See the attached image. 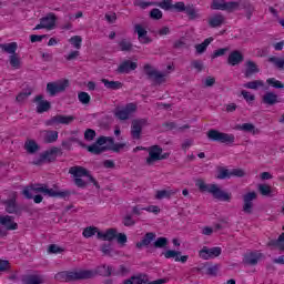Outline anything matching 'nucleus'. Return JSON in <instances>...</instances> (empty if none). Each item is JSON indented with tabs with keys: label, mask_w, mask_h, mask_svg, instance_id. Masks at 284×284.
Here are the masks:
<instances>
[{
	"label": "nucleus",
	"mask_w": 284,
	"mask_h": 284,
	"mask_svg": "<svg viewBox=\"0 0 284 284\" xmlns=\"http://www.w3.org/2000/svg\"><path fill=\"white\" fill-rule=\"evenodd\" d=\"M101 252L104 254V256H114V254H119L114 248L112 247V242L104 243L101 245Z\"/></svg>",
	"instance_id": "obj_40"
},
{
	"label": "nucleus",
	"mask_w": 284,
	"mask_h": 284,
	"mask_svg": "<svg viewBox=\"0 0 284 284\" xmlns=\"http://www.w3.org/2000/svg\"><path fill=\"white\" fill-rule=\"evenodd\" d=\"M74 115L57 114L44 121L47 128H57V125H70L74 121Z\"/></svg>",
	"instance_id": "obj_9"
},
{
	"label": "nucleus",
	"mask_w": 284,
	"mask_h": 284,
	"mask_svg": "<svg viewBox=\"0 0 284 284\" xmlns=\"http://www.w3.org/2000/svg\"><path fill=\"white\" fill-rule=\"evenodd\" d=\"M0 224L6 226V230H18L19 224H17L12 216L6 215L0 217Z\"/></svg>",
	"instance_id": "obj_31"
},
{
	"label": "nucleus",
	"mask_w": 284,
	"mask_h": 284,
	"mask_svg": "<svg viewBox=\"0 0 284 284\" xmlns=\"http://www.w3.org/2000/svg\"><path fill=\"white\" fill-rule=\"evenodd\" d=\"M136 112V104L128 103L125 106H116L114 111V116L120 121H128L132 114Z\"/></svg>",
	"instance_id": "obj_10"
},
{
	"label": "nucleus",
	"mask_w": 284,
	"mask_h": 284,
	"mask_svg": "<svg viewBox=\"0 0 284 284\" xmlns=\"http://www.w3.org/2000/svg\"><path fill=\"white\" fill-rule=\"evenodd\" d=\"M69 41L71 45H74L77 50H81V43L83 41V38H81V36H73Z\"/></svg>",
	"instance_id": "obj_53"
},
{
	"label": "nucleus",
	"mask_w": 284,
	"mask_h": 284,
	"mask_svg": "<svg viewBox=\"0 0 284 284\" xmlns=\"http://www.w3.org/2000/svg\"><path fill=\"white\" fill-rule=\"evenodd\" d=\"M150 18L153 19L154 21H159L163 19V12L160 9H152L150 11Z\"/></svg>",
	"instance_id": "obj_54"
},
{
	"label": "nucleus",
	"mask_w": 284,
	"mask_h": 284,
	"mask_svg": "<svg viewBox=\"0 0 284 284\" xmlns=\"http://www.w3.org/2000/svg\"><path fill=\"white\" fill-rule=\"evenodd\" d=\"M237 130H242V132H252L253 134H256V126L252 123H244L237 126Z\"/></svg>",
	"instance_id": "obj_51"
},
{
	"label": "nucleus",
	"mask_w": 284,
	"mask_h": 284,
	"mask_svg": "<svg viewBox=\"0 0 284 284\" xmlns=\"http://www.w3.org/2000/svg\"><path fill=\"white\" fill-rule=\"evenodd\" d=\"M170 243V241L168 240V237H155V240L153 241L152 245H151V250H163L165 247H168V244Z\"/></svg>",
	"instance_id": "obj_36"
},
{
	"label": "nucleus",
	"mask_w": 284,
	"mask_h": 284,
	"mask_svg": "<svg viewBox=\"0 0 284 284\" xmlns=\"http://www.w3.org/2000/svg\"><path fill=\"white\" fill-rule=\"evenodd\" d=\"M243 61H245V55H243V53L239 50H234L229 54L227 64L232 65L233 68L235 65H241Z\"/></svg>",
	"instance_id": "obj_23"
},
{
	"label": "nucleus",
	"mask_w": 284,
	"mask_h": 284,
	"mask_svg": "<svg viewBox=\"0 0 284 284\" xmlns=\"http://www.w3.org/2000/svg\"><path fill=\"white\" fill-rule=\"evenodd\" d=\"M221 247H207L203 246V248L200 251V258H203L204 261H210V258H216L217 256H221Z\"/></svg>",
	"instance_id": "obj_19"
},
{
	"label": "nucleus",
	"mask_w": 284,
	"mask_h": 284,
	"mask_svg": "<svg viewBox=\"0 0 284 284\" xmlns=\"http://www.w3.org/2000/svg\"><path fill=\"white\" fill-rule=\"evenodd\" d=\"M97 136V131L93 129H87L84 132V140L85 141H94V138Z\"/></svg>",
	"instance_id": "obj_60"
},
{
	"label": "nucleus",
	"mask_w": 284,
	"mask_h": 284,
	"mask_svg": "<svg viewBox=\"0 0 284 284\" xmlns=\"http://www.w3.org/2000/svg\"><path fill=\"white\" fill-rule=\"evenodd\" d=\"M181 2H176L175 4H172V0H162L161 2H155V6L158 8H161L162 10L170 11L175 10V12H179V8L176 7Z\"/></svg>",
	"instance_id": "obj_33"
},
{
	"label": "nucleus",
	"mask_w": 284,
	"mask_h": 284,
	"mask_svg": "<svg viewBox=\"0 0 284 284\" xmlns=\"http://www.w3.org/2000/svg\"><path fill=\"white\" fill-rule=\"evenodd\" d=\"M97 232H99V227L87 226L82 232V236H84V239H92V236H94V234H97Z\"/></svg>",
	"instance_id": "obj_43"
},
{
	"label": "nucleus",
	"mask_w": 284,
	"mask_h": 284,
	"mask_svg": "<svg viewBox=\"0 0 284 284\" xmlns=\"http://www.w3.org/2000/svg\"><path fill=\"white\" fill-rule=\"evenodd\" d=\"M120 49L122 52H130L132 50V44L130 41L123 39L122 41L119 42Z\"/></svg>",
	"instance_id": "obj_59"
},
{
	"label": "nucleus",
	"mask_w": 284,
	"mask_h": 284,
	"mask_svg": "<svg viewBox=\"0 0 284 284\" xmlns=\"http://www.w3.org/2000/svg\"><path fill=\"white\" fill-rule=\"evenodd\" d=\"M263 258V253H258L257 251L251 252L244 255L243 264L244 265H258V261Z\"/></svg>",
	"instance_id": "obj_24"
},
{
	"label": "nucleus",
	"mask_w": 284,
	"mask_h": 284,
	"mask_svg": "<svg viewBox=\"0 0 284 284\" xmlns=\"http://www.w3.org/2000/svg\"><path fill=\"white\" fill-rule=\"evenodd\" d=\"M97 272L91 270H81L78 272L63 271L55 274V281H61L62 283H72V281H88L94 278Z\"/></svg>",
	"instance_id": "obj_1"
},
{
	"label": "nucleus",
	"mask_w": 284,
	"mask_h": 284,
	"mask_svg": "<svg viewBox=\"0 0 284 284\" xmlns=\"http://www.w3.org/2000/svg\"><path fill=\"white\" fill-rule=\"evenodd\" d=\"M119 245H125V243H128V235H125V233H116L115 236Z\"/></svg>",
	"instance_id": "obj_64"
},
{
	"label": "nucleus",
	"mask_w": 284,
	"mask_h": 284,
	"mask_svg": "<svg viewBox=\"0 0 284 284\" xmlns=\"http://www.w3.org/2000/svg\"><path fill=\"white\" fill-rule=\"evenodd\" d=\"M176 192H179V190H175V191L160 190L156 192L155 199H158V201H161L163 199H170L171 196H174Z\"/></svg>",
	"instance_id": "obj_41"
},
{
	"label": "nucleus",
	"mask_w": 284,
	"mask_h": 284,
	"mask_svg": "<svg viewBox=\"0 0 284 284\" xmlns=\"http://www.w3.org/2000/svg\"><path fill=\"white\" fill-rule=\"evenodd\" d=\"M59 139L58 131H49L45 138L47 143H54Z\"/></svg>",
	"instance_id": "obj_57"
},
{
	"label": "nucleus",
	"mask_w": 284,
	"mask_h": 284,
	"mask_svg": "<svg viewBox=\"0 0 284 284\" xmlns=\"http://www.w3.org/2000/svg\"><path fill=\"white\" fill-rule=\"evenodd\" d=\"M268 62L273 63L275 68H278V70H284V58L271 57L268 58Z\"/></svg>",
	"instance_id": "obj_49"
},
{
	"label": "nucleus",
	"mask_w": 284,
	"mask_h": 284,
	"mask_svg": "<svg viewBox=\"0 0 284 284\" xmlns=\"http://www.w3.org/2000/svg\"><path fill=\"white\" fill-rule=\"evenodd\" d=\"M33 103H37L36 112L38 114H43V112H50L52 110V103L50 101L44 100L43 94H38L33 98Z\"/></svg>",
	"instance_id": "obj_15"
},
{
	"label": "nucleus",
	"mask_w": 284,
	"mask_h": 284,
	"mask_svg": "<svg viewBox=\"0 0 284 284\" xmlns=\"http://www.w3.org/2000/svg\"><path fill=\"white\" fill-rule=\"evenodd\" d=\"M163 255L165 258H174L175 263H187V258H190L187 255L181 256V252L174 250H168Z\"/></svg>",
	"instance_id": "obj_26"
},
{
	"label": "nucleus",
	"mask_w": 284,
	"mask_h": 284,
	"mask_svg": "<svg viewBox=\"0 0 284 284\" xmlns=\"http://www.w3.org/2000/svg\"><path fill=\"white\" fill-rule=\"evenodd\" d=\"M40 23L44 26L45 30H52L57 26V14L50 12L45 17L40 19Z\"/></svg>",
	"instance_id": "obj_27"
},
{
	"label": "nucleus",
	"mask_w": 284,
	"mask_h": 284,
	"mask_svg": "<svg viewBox=\"0 0 284 284\" xmlns=\"http://www.w3.org/2000/svg\"><path fill=\"white\" fill-rule=\"evenodd\" d=\"M146 121L144 119L133 120L131 125V136L135 141L141 139V132H143V125H145Z\"/></svg>",
	"instance_id": "obj_21"
},
{
	"label": "nucleus",
	"mask_w": 284,
	"mask_h": 284,
	"mask_svg": "<svg viewBox=\"0 0 284 284\" xmlns=\"http://www.w3.org/2000/svg\"><path fill=\"white\" fill-rule=\"evenodd\" d=\"M57 156H63V150L58 146H52L51 149L42 152L39 158H36L32 162L33 165H43V163H54Z\"/></svg>",
	"instance_id": "obj_3"
},
{
	"label": "nucleus",
	"mask_w": 284,
	"mask_h": 284,
	"mask_svg": "<svg viewBox=\"0 0 284 284\" xmlns=\"http://www.w3.org/2000/svg\"><path fill=\"white\" fill-rule=\"evenodd\" d=\"M225 52H230V48L217 49L213 52L211 59H217V57H223L225 55Z\"/></svg>",
	"instance_id": "obj_62"
},
{
	"label": "nucleus",
	"mask_w": 284,
	"mask_h": 284,
	"mask_svg": "<svg viewBox=\"0 0 284 284\" xmlns=\"http://www.w3.org/2000/svg\"><path fill=\"white\" fill-rule=\"evenodd\" d=\"M211 8H212V10H224L225 9V0H213Z\"/></svg>",
	"instance_id": "obj_58"
},
{
	"label": "nucleus",
	"mask_w": 284,
	"mask_h": 284,
	"mask_svg": "<svg viewBox=\"0 0 284 284\" xmlns=\"http://www.w3.org/2000/svg\"><path fill=\"white\" fill-rule=\"evenodd\" d=\"M143 71L146 75L148 81H152L155 85H161L162 83H165V73H161L151 64H144Z\"/></svg>",
	"instance_id": "obj_7"
},
{
	"label": "nucleus",
	"mask_w": 284,
	"mask_h": 284,
	"mask_svg": "<svg viewBox=\"0 0 284 284\" xmlns=\"http://www.w3.org/2000/svg\"><path fill=\"white\" fill-rule=\"evenodd\" d=\"M195 185L199 187L200 192L212 194L213 199H216V201H224L226 203L232 201V193L221 190L217 184H205V181L196 180Z\"/></svg>",
	"instance_id": "obj_2"
},
{
	"label": "nucleus",
	"mask_w": 284,
	"mask_h": 284,
	"mask_svg": "<svg viewBox=\"0 0 284 284\" xmlns=\"http://www.w3.org/2000/svg\"><path fill=\"white\" fill-rule=\"evenodd\" d=\"M161 154H163V148L160 145L150 146L149 156L146 158V165H154L156 161H161Z\"/></svg>",
	"instance_id": "obj_17"
},
{
	"label": "nucleus",
	"mask_w": 284,
	"mask_h": 284,
	"mask_svg": "<svg viewBox=\"0 0 284 284\" xmlns=\"http://www.w3.org/2000/svg\"><path fill=\"white\" fill-rule=\"evenodd\" d=\"M219 270H221V265L214 264L213 266H209L206 268V274H207V276H217Z\"/></svg>",
	"instance_id": "obj_55"
},
{
	"label": "nucleus",
	"mask_w": 284,
	"mask_h": 284,
	"mask_svg": "<svg viewBox=\"0 0 284 284\" xmlns=\"http://www.w3.org/2000/svg\"><path fill=\"white\" fill-rule=\"evenodd\" d=\"M17 48H18L17 42L0 44V49L2 52H7V54H11L9 57L10 65L16 70H19V68H21V59H19V55L17 54Z\"/></svg>",
	"instance_id": "obj_5"
},
{
	"label": "nucleus",
	"mask_w": 284,
	"mask_h": 284,
	"mask_svg": "<svg viewBox=\"0 0 284 284\" xmlns=\"http://www.w3.org/2000/svg\"><path fill=\"white\" fill-rule=\"evenodd\" d=\"M214 41V38H206L202 43L195 45L197 54H203L207 50V45Z\"/></svg>",
	"instance_id": "obj_39"
},
{
	"label": "nucleus",
	"mask_w": 284,
	"mask_h": 284,
	"mask_svg": "<svg viewBox=\"0 0 284 284\" xmlns=\"http://www.w3.org/2000/svg\"><path fill=\"white\" fill-rule=\"evenodd\" d=\"M262 103H264V105H276V103H281V101L276 93L266 92L262 98Z\"/></svg>",
	"instance_id": "obj_30"
},
{
	"label": "nucleus",
	"mask_w": 284,
	"mask_h": 284,
	"mask_svg": "<svg viewBox=\"0 0 284 284\" xmlns=\"http://www.w3.org/2000/svg\"><path fill=\"white\" fill-rule=\"evenodd\" d=\"M263 85H265V83H263V80H254L245 83L244 88H247V90H256L258 88H263Z\"/></svg>",
	"instance_id": "obj_45"
},
{
	"label": "nucleus",
	"mask_w": 284,
	"mask_h": 284,
	"mask_svg": "<svg viewBox=\"0 0 284 284\" xmlns=\"http://www.w3.org/2000/svg\"><path fill=\"white\" fill-rule=\"evenodd\" d=\"M215 179H219L220 181H223L225 179H232L231 171L223 166H220L217 169V175L215 176Z\"/></svg>",
	"instance_id": "obj_42"
},
{
	"label": "nucleus",
	"mask_w": 284,
	"mask_h": 284,
	"mask_svg": "<svg viewBox=\"0 0 284 284\" xmlns=\"http://www.w3.org/2000/svg\"><path fill=\"white\" fill-rule=\"evenodd\" d=\"M118 232L119 231L116 229H108L104 232V241H108L109 243H112V241H114V239H116Z\"/></svg>",
	"instance_id": "obj_44"
},
{
	"label": "nucleus",
	"mask_w": 284,
	"mask_h": 284,
	"mask_svg": "<svg viewBox=\"0 0 284 284\" xmlns=\"http://www.w3.org/2000/svg\"><path fill=\"white\" fill-rule=\"evenodd\" d=\"M176 8L178 12H185L186 17H189V21H196L197 19H201V13L194 4L185 6V2H180Z\"/></svg>",
	"instance_id": "obj_12"
},
{
	"label": "nucleus",
	"mask_w": 284,
	"mask_h": 284,
	"mask_svg": "<svg viewBox=\"0 0 284 284\" xmlns=\"http://www.w3.org/2000/svg\"><path fill=\"white\" fill-rule=\"evenodd\" d=\"M241 2L236 1L224 2V10L226 12H234V10H239Z\"/></svg>",
	"instance_id": "obj_47"
},
{
	"label": "nucleus",
	"mask_w": 284,
	"mask_h": 284,
	"mask_svg": "<svg viewBox=\"0 0 284 284\" xmlns=\"http://www.w3.org/2000/svg\"><path fill=\"white\" fill-rule=\"evenodd\" d=\"M266 83L271 85L272 88H275V90H284L283 82L276 80V78H270L266 80Z\"/></svg>",
	"instance_id": "obj_48"
},
{
	"label": "nucleus",
	"mask_w": 284,
	"mask_h": 284,
	"mask_svg": "<svg viewBox=\"0 0 284 284\" xmlns=\"http://www.w3.org/2000/svg\"><path fill=\"white\" fill-rule=\"evenodd\" d=\"M31 190L37 193L44 194L47 196H51L52 199H67L71 194H75V192L70 191H53L52 189H48V184H34L31 185Z\"/></svg>",
	"instance_id": "obj_4"
},
{
	"label": "nucleus",
	"mask_w": 284,
	"mask_h": 284,
	"mask_svg": "<svg viewBox=\"0 0 284 284\" xmlns=\"http://www.w3.org/2000/svg\"><path fill=\"white\" fill-rule=\"evenodd\" d=\"M267 247H278L280 252H284V244L280 243L278 240H271Z\"/></svg>",
	"instance_id": "obj_61"
},
{
	"label": "nucleus",
	"mask_w": 284,
	"mask_h": 284,
	"mask_svg": "<svg viewBox=\"0 0 284 284\" xmlns=\"http://www.w3.org/2000/svg\"><path fill=\"white\" fill-rule=\"evenodd\" d=\"M258 192L262 196H274L272 194V187L267 184H258Z\"/></svg>",
	"instance_id": "obj_46"
},
{
	"label": "nucleus",
	"mask_w": 284,
	"mask_h": 284,
	"mask_svg": "<svg viewBox=\"0 0 284 284\" xmlns=\"http://www.w3.org/2000/svg\"><path fill=\"white\" fill-rule=\"evenodd\" d=\"M135 32L138 33L140 43H152V40L148 37V30H145L143 26L135 24Z\"/></svg>",
	"instance_id": "obj_28"
},
{
	"label": "nucleus",
	"mask_w": 284,
	"mask_h": 284,
	"mask_svg": "<svg viewBox=\"0 0 284 284\" xmlns=\"http://www.w3.org/2000/svg\"><path fill=\"white\" fill-rule=\"evenodd\" d=\"M139 64L131 60H124L116 69L118 74H130L133 70H136Z\"/></svg>",
	"instance_id": "obj_22"
},
{
	"label": "nucleus",
	"mask_w": 284,
	"mask_h": 284,
	"mask_svg": "<svg viewBox=\"0 0 284 284\" xmlns=\"http://www.w3.org/2000/svg\"><path fill=\"white\" fill-rule=\"evenodd\" d=\"M168 281L165 278H159L153 282H150L148 280V275L140 274V275H133L131 278L124 280L123 284H165Z\"/></svg>",
	"instance_id": "obj_13"
},
{
	"label": "nucleus",
	"mask_w": 284,
	"mask_h": 284,
	"mask_svg": "<svg viewBox=\"0 0 284 284\" xmlns=\"http://www.w3.org/2000/svg\"><path fill=\"white\" fill-rule=\"evenodd\" d=\"M123 148H125V143H114L113 145H104L101 148L94 146L93 151L98 154H103V152H108V151L119 153L121 152V150H123Z\"/></svg>",
	"instance_id": "obj_25"
},
{
	"label": "nucleus",
	"mask_w": 284,
	"mask_h": 284,
	"mask_svg": "<svg viewBox=\"0 0 284 284\" xmlns=\"http://www.w3.org/2000/svg\"><path fill=\"white\" fill-rule=\"evenodd\" d=\"M24 150H27L28 154H37L41 146L34 140H27L24 142Z\"/></svg>",
	"instance_id": "obj_35"
},
{
	"label": "nucleus",
	"mask_w": 284,
	"mask_h": 284,
	"mask_svg": "<svg viewBox=\"0 0 284 284\" xmlns=\"http://www.w3.org/2000/svg\"><path fill=\"white\" fill-rule=\"evenodd\" d=\"M69 174H72V176H74V179H81L83 176H88L89 183H93V185H94V187H97V190H101V185H99V182L97 181V179H94V176H92V174H90V171H88V169H85L83 166H71L69 169Z\"/></svg>",
	"instance_id": "obj_8"
},
{
	"label": "nucleus",
	"mask_w": 284,
	"mask_h": 284,
	"mask_svg": "<svg viewBox=\"0 0 284 284\" xmlns=\"http://www.w3.org/2000/svg\"><path fill=\"white\" fill-rule=\"evenodd\" d=\"M206 135L210 141H215V143H224L225 145H232V143L236 141L234 134L223 133L214 129L210 130Z\"/></svg>",
	"instance_id": "obj_6"
},
{
	"label": "nucleus",
	"mask_w": 284,
	"mask_h": 284,
	"mask_svg": "<svg viewBox=\"0 0 284 284\" xmlns=\"http://www.w3.org/2000/svg\"><path fill=\"white\" fill-rule=\"evenodd\" d=\"M23 284H42L43 283V276L37 275V274H29L24 275L22 277Z\"/></svg>",
	"instance_id": "obj_34"
},
{
	"label": "nucleus",
	"mask_w": 284,
	"mask_h": 284,
	"mask_svg": "<svg viewBox=\"0 0 284 284\" xmlns=\"http://www.w3.org/2000/svg\"><path fill=\"white\" fill-rule=\"evenodd\" d=\"M122 223H123L124 227H132V226L136 225V221H134V219H132V216L130 214H128L123 217Z\"/></svg>",
	"instance_id": "obj_56"
},
{
	"label": "nucleus",
	"mask_w": 284,
	"mask_h": 284,
	"mask_svg": "<svg viewBox=\"0 0 284 284\" xmlns=\"http://www.w3.org/2000/svg\"><path fill=\"white\" fill-rule=\"evenodd\" d=\"M245 170L243 169H233L231 170V176H236L237 179H243L245 176Z\"/></svg>",
	"instance_id": "obj_63"
},
{
	"label": "nucleus",
	"mask_w": 284,
	"mask_h": 284,
	"mask_svg": "<svg viewBox=\"0 0 284 284\" xmlns=\"http://www.w3.org/2000/svg\"><path fill=\"white\" fill-rule=\"evenodd\" d=\"M261 72V69H258V65H256V62L252 60L246 61V69L244 72V77L246 79H250L253 74H258Z\"/></svg>",
	"instance_id": "obj_29"
},
{
	"label": "nucleus",
	"mask_w": 284,
	"mask_h": 284,
	"mask_svg": "<svg viewBox=\"0 0 284 284\" xmlns=\"http://www.w3.org/2000/svg\"><path fill=\"white\" fill-rule=\"evenodd\" d=\"M243 199V206H242V212L244 214H252L254 212V201L258 199V195L256 192L252 191L242 196Z\"/></svg>",
	"instance_id": "obj_14"
},
{
	"label": "nucleus",
	"mask_w": 284,
	"mask_h": 284,
	"mask_svg": "<svg viewBox=\"0 0 284 284\" xmlns=\"http://www.w3.org/2000/svg\"><path fill=\"white\" fill-rule=\"evenodd\" d=\"M105 143H109L106 145H113L114 144V138L105 136V135L99 136L93 144L88 146V152H90V154H95L97 156H99V154H101V153L94 152L93 148H105Z\"/></svg>",
	"instance_id": "obj_16"
},
{
	"label": "nucleus",
	"mask_w": 284,
	"mask_h": 284,
	"mask_svg": "<svg viewBox=\"0 0 284 284\" xmlns=\"http://www.w3.org/2000/svg\"><path fill=\"white\" fill-rule=\"evenodd\" d=\"M70 88V80H60L58 82H49L47 84V92L51 97H57L61 92H65V89Z\"/></svg>",
	"instance_id": "obj_11"
},
{
	"label": "nucleus",
	"mask_w": 284,
	"mask_h": 284,
	"mask_svg": "<svg viewBox=\"0 0 284 284\" xmlns=\"http://www.w3.org/2000/svg\"><path fill=\"white\" fill-rule=\"evenodd\" d=\"M156 241V233L148 232L140 242L135 244L138 250H142V247H150V252H153L152 243Z\"/></svg>",
	"instance_id": "obj_20"
},
{
	"label": "nucleus",
	"mask_w": 284,
	"mask_h": 284,
	"mask_svg": "<svg viewBox=\"0 0 284 284\" xmlns=\"http://www.w3.org/2000/svg\"><path fill=\"white\" fill-rule=\"evenodd\" d=\"M3 205L8 214H16L17 216H21V214H23V207L17 205V199L14 197L6 200Z\"/></svg>",
	"instance_id": "obj_18"
},
{
	"label": "nucleus",
	"mask_w": 284,
	"mask_h": 284,
	"mask_svg": "<svg viewBox=\"0 0 284 284\" xmlns=\"http://www.w3.org/2000/svg\"><path fill=\"white\" fill-rule=\"evenodd\" d=\"M78 99H79L80 103H82L83 105H89V103L91 101L90 94L85 91H81L78 94Z\"/></svg>",
	"instance_id": "obj_50"
},
{
	"label": "nucleus",
	"mask_w": 284,
	"mask_h": 284,
	"mask_svg": "<svg viewBox=\"0 0 284 284\" xmlns=\"http://www.w3.org/2000/svg\"><path fill=\"white\" fill-rule=\"evenodd\" d=\"M191 68L196 70V72H203V70H205V65L203 64L202 60H192Z\"/></svg>",
	"instance_id": "obj_52"
},
{
	"label": "nucleus",
	"mask_w": 284,
	"mask_h": 284,
	"mask_svg": "<svg viewBox=\"0 0 284 284\" xmlns=\"http://www.w3.org/2000/svg\"><path fill=\"white\" fill-rule=\"evenodd\" d=\"M163 128H165L166 132H170L172 130H178L179 132H183V130H190V125L184 124L183 126L176 125V122H164Z\"/></svg>",
	"instance_id": "obj_38"
},
{
	"label": "nucleus",
	"mask_w": 284,
	"mask_h": 284,
	"mask_svg": "<svg viewBox=\"0 0 284 284\" xmlns=\"http://www.w3.org/2000/svg\"><path fill=\"white\" fill-rule=\"evenodd\" d=\"M101 82L103 83L104 88H106V90H121V88H123V82L120 81L102 79Z\"/></svg>",
	"instance_id": "obj_37"
},
{
	"label": "nucleus",
	"mask_w": 284,
	"mask_h": 284,
	"mask_svg": "<svg viewBox=\"0 0 284 284\" xmlns=\"http://www.w3.org/2000/svg\"><path fill=\"white\" fill-rule=\"evenodd\" d=\"M223 23H225V16L221 13H216L209 19L210 28H221Z\"/></svg>",
	"instance_id": "obj_32"
}]
</instances>
